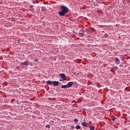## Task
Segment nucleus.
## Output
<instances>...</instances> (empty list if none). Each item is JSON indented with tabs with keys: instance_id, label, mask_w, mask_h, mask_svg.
<instances>
[{
	"instance_id": "nucleus-10",
	"label": "nucleus",
	"mask_w": 130,
	"mask_h": 130,
	"mask_svg": "<svg viewBox=\"0 0 130 130\" xmlns=\"http://www.w3.org/2000/svg\"><path fill=\"white\" fill-rule=\"evenodd\" d=\"M89 129L90 130H94V129H95V127H94V126H93V125H90V126H89Z\"/></svg>"
},
{
	"instance_id": "nucleus-8",
	"label": "nucleus",
	"mask_w": 130,
	"mask_h": 130,
	"mask_svg": "<svg viewBox=\"0 0 130 130\" xmlns=\"http://www.w3.org/2000/svg\"><path fill=\"white\" fill-rule=\"evenodd\" d=\"M53 81H51L50 80H48L46 82V84H47V85H49L50 86H51V85H53Z\"/></svg>"
},
{
	"instance_id": "nucleus-20",
	"label": "nucleus",
	"mask_w": 130,
	"mask_h": 130,
	"mask_svg": "<svg viewBox=\"0 0 130 130\" xmlns=\"http://www.w3.org/2000/svg\"><path fill=\"white\" fill-rule=\"evenodd\" d=\"M115 119H116V117H113L112 118V120L113 121H114V120H115Z\"/></svg>"
},
{
	"instance_id": "nucleus-3",
	"label": "nucleus",
	"mask_w": 130,
	"mask_h": 130,
	"mask_svg": "<svg viewBox=\"0 0 130 130\" xmlns=\"http://www.w3.org/2000/svg\"><path fill=\"white\" fill-rule=\"evenodd\" d=\"M21 66H30V62L29 61H25L20 63Z\"/></svg>"
},
{
	"instance_id": "nucleus-28",
	"label": "nucleus",
	"mask_w": 130,
	"mask_h": 130,
	"mask_svg": "<svg viewBox=\"0 0 130 130\" xmlns=\"http://www.w3.org/2000/svg\"><path fill=\"white\" fill-rule=\"evenodd\" d=\"M1 4H2V2H0V5H1Z\"/></svg>"
},
{
	"instance_id": "nucleus-1",
	"label": "nucleus",
	"mask_w": 130,
	"mask_h": 130,
	"mask_svg": "<svg viewBox=\"0 0 130 130\" xmlns=\"http://www.w3.org/2000/svg\"><path fill=\"white\" fill-rule=\"evenodd\" d=\"M61 11L58 12L59 16H60L61 17H63L64 15L68 14L70 12L69 8L64 6H61Z\"/></svg>"
},
{
	"instance_id": "nucleus-5",
	"label": "nucleus",
	"mask_w": 130,
	"mask_h": 130,
	"mask_svg": "<svg viewBox=\"0 0 130 130\" xmlns=\"http://www.w3.org/2000/svg\"><path fill=\"white\" fill-rule=\"evenodd\" d=\"M53 85L54 86H57L58 85H59V81H53Z\"/></svg>"
},
{
	"instance_id": "nucleus-9",
	"label": "nucleus",
	"mask_w": 130,
	"mask_h": 130,
	"mask_svg": "<svg viewBox=\"0 0 130 130\" xmlns=\"http://www.w3.org/2000/svg\"><path fill=\"white\" fill-rule=\"evenodd\" d=\"M61 89H67L68 88L67 85H63L61 86Z\"/></svg>"
},
{
	"instance_id": "nucleus-12",
	"label": "nucleus",
	"mask_w": 130,
	"mask_h": 130,
	"mask_svg": "<svg viewBox=\"0 0 130 130\" xmlns=\"http://www.w3.org/2000/svg\"><path fill=\"white\" fill-rule=\"evenodd\" d=\"M76 129H80L81 128V126L80 125H78L76 126Z\"/></svg>"
},
{
	"instance_id": "nucleus-13",
	"label": "nucleus",
	"mask_w": 130,
	"mask_h": 130,
	"mask_svg": "<svg viewBox=\"0 0 130 130\" xmlns=\"http://www.w3.org/2000/svg\"><path fill=\"white\" fill-rule=\"evenodd\" d=\"M112 69H114L115 71H117L118 70V67L114 66V67H112Z\"/></svg>"
},
{
	"instance_id": "nucleus-21",
	"label": "nucleus",
	"mask_w": 130,
	"mask_h": 130,
	"mask_svg": "<svg viewBox=\"0 0 130 130\" xmlns=\"http://www.w3.org/2000/svg\"><path fill=\"white\" fill-rule=\"evenodd\" d=\"M48 100H49V101H52V100H53V99L51 98H49Z\"/></svg>"
},
{
	"instance_id": "nucleus-19",
	"label": "nucleus",
	"mask_w": 130,
	"mask_h": 130,
	"mask_svg": "<svg viewBox=\"0 0 130 130\" xmlns=\"http://www.w3.org/2000/svg\"><path fill=\"white\" fill-rule=\"evenodd\" d=\"M74 121L75 122H78L79 121V120L77 118L74 119Z\"/></svg>"
},
{
	"instance_id": "nucleus-15",
	"label": "nucleus",
	"mask_w": 130,
	"mask_h": 130,
	"mask_svg": "<svg viewBox=\"0 0 130 130\" xmlns=\"http://www.w3.org/2000/svg\"><path fill=\"white\" fill-rule=\"evenodd\" d=\"M124 58H125L124 56L121 57V60H122V61H124Z\"/></svg>"
},
{
	"instance_id": "nucleus-11",
	"label": "nucleus",
	"mask_w": 130,
	"mask_h": 130,
	"mask_svg": "<svg viewBox=\"0 0 130 130\" xmlns=\"http://www.w3.org/2000/svg\"><path fill=\"white\" fill-rule=\"evenodd\" d=\"M82 125L83 126H87V123H86V122H83L82 123Z\"/></svg>"
},
{
	"instance_id": "nucleus-17",
	"label": "nucleus",
	"mask_w": 130,
	"mask_h": 130,
	"mask_svg": "<svg viewBox=\"0 0 130 130\" xmlns=\"http://www.w3.org/2000/svg\"><path fill=\"white\" fill-rule=\"evenodd\" d=\"M46 127H47L48 128H50V125L49 124H46Z\"/></svg>"
},
{
	"instance_id": "nucleus-22",
	"label": "nucleus",
	"mask_w": 130,
	"mask_h": 130,
	"mask_svg": "<svg viewBox=\"0 0 130 130\" xmlns=\"http://www.w3.org/2000/svg\"><path fill=\"white\" fill-rule=\"evenodd\" d=\"M34 61H37V62H38V59L37 58H35V60H34Z\"/></svg>"
},
{
	"instance_id": "nucleus-4",
	"label": "nucleus",
	"mask_w": 130,
	"mask_h": 130,
	"mask_svg": "<svg viewBox=\"0 0 130 130\" xmlns=\"http://www.w3.org/2000/svg\"><path fill=\"white\" fill-rule=\"evenodd\" d=\"M74 84H75V83L74 82H68V84H67L68 88H71V87L73 86Z\"/></svg>"
},
{
	"instance_id": "nucleus-14",
	"label": "nucleus",
	"mask_w": 130,
	"mask_h": 130,
	"mask_svg": "<svg viewBox=\"0 0 130 130\" xmlns=\"http://www.w3.org/2000/svg\"><path fill=\"white\" fill-rule=\"evenodd\" d=\"M104 37L105 38H107L108 37V35L107 34H105Z\"/></svg>"
},
{
	"instance_id": "nucleus-25",
	"label": "nucleus",
	"mask_w": 130,
	"mask_h": 130,
	"mask_svg": "<svg viewBox=\"0 0 130 130\" xmlns=\"http://www.w3.org/2000/svg\"><path fill=\"white\" fill-rule=\"evenodd\" d=\"M45 9V7H42V11H43V10H44Z\"/></svg>"
},
{
	"instance_id": "nucleus-18",
	"label": "nucleus",
	"mask_w": 130,
	"mask_h": 130,
	"mask_svg": "<svg viewBox=\"0 0 130 130\" xmlns=\"http://www.w3.org/2000/svg\"><path fill=\"white\" fill-rule=\"evenodd\" d=\"M11 20L14 22H15V21H16V18L15 17H13L11 18Z\"/></svg>"
},
{
	"instance_id": "nucleus-6",
	"label": "nucleus",
	"mask_w": 130,
	"mask_h": 130,
	"mask_svg": "<svg viewBox=\"0 0 130 130\" xmlns=\"http://www.w3.org/2000/svg\"><path fill=\"white\" fill-rule=\"evenodd\" d=\"M115 62H116V64H119L120 63V60H119V59H118V58L115 57Z\"/></svg>"
},
{
	"instance_id": "nucleus-16",
	"label": "nucleus",
	"mask_w": 130,
	"mask_h": 130,
	"mask_svg": "<svg viewBox=\"0 0 130 130\" xmlns=\"http://www.w3.org/2000/svg\"><path fill=\"white\" fill-rule=\"evenodd\" d=\"M59 81L60 82H62L63 81H66V79H63V78H61L59 79Z\"/></svg>"
},
{
	"instance_id": "nucleus-23",
	"label": "nucleus",
	"mask_w": 130,
	"mask_h": 130,
	"mask_svg": "<svg viewBox=\"0 0 130 130\" xmlns=\"http://www.w3.org/2000/svg\"><path fill=\"white\" fill-rule=\"evenodd\" d=\"M75 128V126H72L71 129H74Z\"/></svg>"
},
{
	"instance_id": "nucleus-2",
	"label": "nucleus",
	"mask_w": 130,
	"mask_h": 130,
	"mask_svg": "<svg viewBox=\"0 0 130 130\" xmlns=\"http://www.w3.org/2000/svg\"><path fill=\"white\" fill-rule=\"evenodd\" d=\"M80 37H83L84 35H85V30L83 29H81L78 33Z\"/></svg>"
},
{
	"instance_id": "nucleus-26",
	"label": "nucleus",
	"mask_w": 130,
	"mask_h": 130,
	"mask_svg": "<svg viewBox=\"0 0 130 130\" xmlns=\"http://www.w3.org/2000/svg\"><path fill=\"white\" fill-rule=\"evenodd\" d=\"M75 102H76V101H73V102H72V103H75Z\"/></svg>"
},
{
	"instance_id": "nucleus-24",
	"label": "nucleus",
	"mask_w": 130,
	"mask_h": 130,
	"mask_svg": "<svg viewBox=\"0 0 130 130\" xmlns=\"http://www.w3.org/2000/svg\"><path fill=\"white\" fill-rule=\"evenodd\" d=\"M30 9H32L33 8V5H30Z\"/></svg>"
},
{
	"instance_id": "nucleus-7",
	"label": "nucleus",
	"mask_w": 130,
	"mask_h": 130,
	"mask_svg": "<svg viewBox=\"0 0 130 130\" xmlns=\"http://www.w3.org/2000/svg\"><path fill=\"white\" fill-rule=\"evenodd\" d=\"M59 76L60 77H61V78L64 79V80H66V75H65L64 74H63V73L60 74L59 75Z\"/></svg>"
},
{
	"instance_id": "nucleus-27",
	"label": "nucleus",
	"mask_w": 130,
	"mask_h": 130,
	"mask_svg": "<svg viewBox=\"0 0 130 130\" xmlns=\"http://www.w3.org/2000/svg\"><path fill=\"white\" fill-rule=\"evenodd\" d=\"M111 72H113V71L112 70H111Z\"/></svg>"
}]
</instances>
